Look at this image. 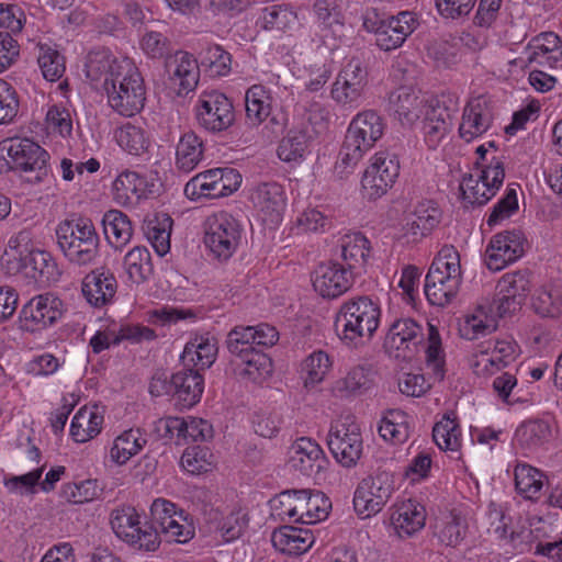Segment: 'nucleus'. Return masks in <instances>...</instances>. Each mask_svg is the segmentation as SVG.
I'll use <instances>...</instances> for the list:
<instances>
[{"label":"nucleus","instance_id":"obj_1","mask_svg":"<svg viewBox=\"0 0 562 562\" xmlns=\"http://www.w3.org/2000/svg\"><path fill=\"white\" fill-rule=\"evenodd\" d=\"M86 77L104 90L110 108L123 116H133L145 104L144 79L135 61L116 57L109 49L91 50L85 65Z\"/></svg>","mask_w":562,"mask_h":562},{"label":"nucleus","instance_id":"obj_2","mask_svg":"<svg viewBox=\"0 0 562 562\" xmlns=\"http://www.w3.org/2000/svg\"><path fill=\"white\" fill-rule=\"evenodd\" d=\"M384 348L390 357L398 360H411L424 350L427 367L431 369L435 378H443L445 355L441 337L435 325L427 323L425 333L423 326L413 318L397 319L387 331Z\"/></svg>","mask_w":562,"mask_h":562},{"label":"nucleus","instance_id":"obj_3","mask_svg":"<svg viewBox=\"0 0 562 562\" xmlns=\"http://www.w3.org/2000/svg\"><path fill=\"white\" fill-rule=\"evenodd\" d=\"M385 122L374 110L356 114L349 123L335 169L339 175L350 173L363 156L383 136Z\"/></svg>","mask_w":562,"mask_h":562},{"label":"nucleus","instance_id":"obj_4","mask_svg":"<svg viewBox=\"0 0 562 562\" xmlns=\"http://www.w3.org/2000/svg\"><path fill=\"white\" fill-rule=\"evenodd\" d=\"M381 310L369 296H358L345 301L335 317V329L340 340L357 348L371 340L379 327Z\"/></svg>","mask_w":562,"mask_h":562},{"label":"nucleus","instance_id":"obj_5","mask_svg":"<svg viewBox=\"0 0 562 562\" xmlns=\"http://www.w3.org/2000/svg\"><path fill=\"white\" fill-rule=\"evenodd\" d=\"M56 238L65 258L75 266H92L100 258V237L89 218L60 222L56 227Z\"/></svg>","mask_w":562,"mask_h":562},{"label":"nucleus","instance_id":"obj_6","mask_svg":"<svg viewBox=\"0 0 562 562\" xmlns=\"http://www.w3.org/2000/svg\"><path fill=\"white\" fill-rule=\"evenodd\" d=\"M461 282L460 255L452 245H445L425 278V295L431 305L446 306L458 294Z\"/></svg>","mask_w":562,"mask_h":562},{"label":"nucleus","instance_id":"obj_7","mask_svg":"<svg viewBox=\"0 0 562 562\" xmlns=\"http://www.w3.org/2000/svg\"><path fill=\"white\" fill-rule=\"evenodd\" d=\"M110 522L114 533L136 550L155 552L161 543L158 531L149 522H142L139 514L132 506L114 509Z\"/></svg>","mask_w":562,"mask_h":562},{"label":"nucleus","instance_id":"obj_8","mask_svg":"<svg viewBox=\"0 0 562 562\" xmlns=\"http://www.w3.org/2000/svg\"><path fill=\"white\" fill-rule=\"evenodd\" d=\"M243 227L237 218L227 212L207 216L204 224V244L213 258L224 261L237 250Z\"/></svg>","mask_w":562,"mask_h":562},{"label":"nucleus","instance_id":"obj_9","mask_svg":"<svg viewBox=\"0 0 562 562\" xmlns=\"http://www.w3.org/2000/svg\"><path fill=\"white\" fill-rule=\"evenodd\" d=\"M64 312V302L55 293L36 294L21 306L18 315V327L23 333L42 334L55 326L63 317Z\"/></svg>","mask_w":562,"mask_h":562},{"label":"nucleus","instance_id":"obj_10","mask_svg":"<svg viewBox=\"0 0 562 562\" xmlns=\"http://www.w3.org/2000/svg\"><path fill=\"white\" fill-rule=\"evenodd\" d=\"M193 112L198 127L209 134L226 132L235 123L233 102L217 90L201 92Z\"/></svg>","mask_w":562,"mask_h":562},{"label":"nucleus","instance_id":"obj_11","mask_svg":"<svg viewBox=\"0 0 562 562\" xmlns=\"http://www.w3.org/2000/svg\"><path fill=\"white\" fill-rule=\"evenodd\" d=\"M369 82V70L363 59L351 57L340 68L333 82L331 99L345 109L358 108Z\"/></svg>","mask_w":562,"mask_h":562},{"label":"nucleus","instance_id":"obj_12","mask_svg":"<svg viewBox=\"0 0 562 562\" xmlns=\"http://www.w3.org/2000/svg\"><path fill=\"white\" fill-rule=\"evenodd\" d=\"M416 25V18L408 11L387 19L381 18L373 11L367 13L363 20L364 29L375 35L376 45L385 52L400 47L414 32Z\"/></svg>","mask_w":562,"mask_h":562},{"label":"nucleus","instance_id":"obj_13","mask_svg":"<svg viewBox=\"0 0 562 562\" xmlns=\"http://www.w3.org/2000/svg\"><path fill=\"white\" fill-rule=\"evenodd\" d=\"M241 176L234 168H214L195 175L184 186V193L191 200L216 199L237 191Z\"/></svg>","mask_w":562,"mask_h":562},{"label":"nucleus","instance_id":"obj_14","mask_svg":"<svg viewBox=\"0 0 562 562\" xmlns=\"http://www.w3.org/2000/svg\"><path fill=\"white\" fill-rule=\"evenodd\" d=\"M394 492L393 475L386 471H379L364 477L353 494L355 510L363 518L380 513Z\"/></svg>","mask_w":562,"mask_h":562},{"label":"nucleus","instance_id":"obj_15","mask_svg":"<svg viewBox=\"0 0 562 562\" xmlns=\"http://www.w3.org/2000/svg\"><path fill=\"white\" fill-rule=\"evenodd\" d=\"M505 169L501 157L493 156L477 177L470 175L460 184L463 201L470 205L486 204L504 182Z\"/></svg>","mask_w":562,"mask_h":562},{"label":"nucleus","instance_id":"obj_16","mask_svg":"<svg viewBox=\"0 0 562 562\" xmlns=\"http://www.w3.org/2000/svg\"><path fill=\"white\" fill-rule=\"evenodd\" d=\"M327 446L342 467L356 465L362 453L360 427L350 417L334 422L327 435Z\"/></svg>","mask_w":562,"mask_h":562},{"label":"nucleus","instance_id":"obj_17","mask_svg":"<svg viewBox=\"0 0 562 562\" xmlns=\"http://www.w3.org/2000/svg\"><path fill=\"white\" fill-rule=\"evenodd\" d=\"M400 175V161L395 154L381 150L375 153L363 172L362 193L369 200L384 195Z\"/></svg>","mask_w":562,"mask_h":562},{"label":"nucleus","instance_id":"obj_18","mask_svg":"<svg viewBox=\"0 0 562 562\" xmlns=\"http://www.w3.org/2000/svg\"><path fill=\"white\" fill-rule=\"evenodd\" d=\"M151 526L166 537L168 541L186 543L194 537V527L182 509L165 498H157L150 506Z\"/></svg>","mask_w":562,"mask_h":562},{"label":"nucleus","instance_id":"obj_19","mask_svg":"<svg viewBox=\"0 0 562 562\" xmlns=\"http://www.w3.org/2000/svg\"><path fill=\"white\" fill-rule=\"evenodd\" d=\"M526 237L519 229L494 235L485 249V263L491 271H501L517 261L525 252Z\"/></svg>","mask_w":562,"mask_h":562},{"label":"nucleus","instance_id":"obj_20","mask_svg":"<svg viewBox=\"0 0 562 562\" xmlns=\"http://www.w3.org/2000/svg\"><path fill=\"white\" fill-rule=\"evenodd\" d=\"M289 463L301 474L314 480H322L328 465V459L315 440L301 437L291 446Z\"/></svg>","mask_w":562,"mask_h":562},{"label":"nucleus","instance_id":"obj_21","mask_svg":"<svg viewBox=\"0 0 562 562\" xmlns=\"http://www.w3.org/2000/svg\"><path fill=\"white\" fill-rule=\"evenodd\" d=\"M1 151L10 159L5 165L21 171H38L46 167L48 154L29 138H11L2 142Z\"/></svg>","mask_w":562,"mask_h":562},{"label":"nucleus","instance_id":"obj_22","mask_svg":"<svg viewBox=\"0 0 562 562\" xmlns=\"http://www.w3.org/2000/svg\"><path fill=\"white\" fill-rule=\"evenodd\" d=\"M352 282V272L337 261L318 265L312 274L313 288L324 299L342 295L351 288Z\"/></svg>","mask_w":562,"mask_h":562},{"label":"nucleus","instance_id":"obj_23","mask_svg":"<svg viewBox=\"0 0 562 562\" xmlns=\"http://www.w3.org/2000/svg\"><path fill=\"white\" fill-rule=\"evenodd\" d=\"M441 211L432 200L418 201L405 217L403 238L407 244H416L438 226Z\"/></svg>","mask_w":562,"mask_h":562},{"label":"nucleus","instance_id":"obj_24","mask_svg":"<svg viewBox=\"0 0 562 562\" xmlns=\"http://www.w3.org/2000/svg\"><path fill=\"white\" fill-rule=\"evenodd\" d=\"M166 69L169 85L178 95H186L195 89L200 69L192 54L183 50L176 52L167 61Z\"/></svg>","mask_w":562,"mask_h":562},{"label":"nucleus","instance_id":"obj_25","mask_svg":"<svg viewBox=\"0 0 562 562\" xmlns=\"http://www.w3.org/2000/svg\"><path fill=\"white\" fill-rule=\"evenodd\" d=\"M390 110L402 125L412 126L426 111L431 99L412 87H400L390 94Z\"/></svg>","mask_w":562,"mask_h":562},{"label":"nucleus","instance_id":"obj_26","mask_svg":"<svg viewBox=\"0 0 562 562\" xmlns=\"http://www.w3.org/2000/svg\"><path fill=\"white\" fill-rule=\"evenodd\" d=\"M249 199L265 222L277 224L281 221L286 205L285 192L277 182H262L254 187Z\"/></svg>","mask_w":562,"mask_h":562},{"label":"nucleus","instance_id":"obj_27","mask_svg":"<svg viewBox=\"0 0 562 562\" xmlns=\"http://www.w3.org/2000/svg\"><path fill=\"white\" fill-rule=\"evenodd\" d=\"M527 65L548 68L562 67V42L553 32H544L533 37L522 53Z\"/></svg>","mask_w":562,"mask_h":562},{"label":"nucleus","instance_id":"obj_28","mask_svg":"<svg viewBox=\"0 0 562 562\" xmlns=\"http://www.w3.org/2000/svg\"><path fill=\"white\" fill-rule=\"evenodd\" d=\"M492 123L493 113L486 100L482 97L472 99L463 109L459 135L463 140L470 143L485 134Z\"/></svg>","mask_w":562,"mask_h":562},{"label":"nucleus","instance_id":"obj_29","mask_svg":"<svg viewBox=\"0 0 562 562\" xmlns=\"http://www.w3.org/2000/svg\"><path fill=\"white\" fill-rule=\"evenodd\" d=\"M426 522V509L415 499L397 502L392 507L391 525L400 538L419 532Z\"/></svg>","mask_w":562,"mask_h":562},{"label":"nucleus","instance_id":"obj_30","mask_svg":"<svg viewBox=\"0 0 562 562\" xmlns=\"http://www.w3.org/2000/svg\"><path fill=\"white\" fill-rule=\"evenodd\" d=\"M81 290L90 305L103 307L113 301L117 281L112 272L98 268L83 278Z\"/></svg>","mask_w":562,"mask_h":562},{"label":"nucleus","instance_id":"obj_31","mask_svg":"<svg viewBox=\"0 0 562 562\" xmlns=\"http://www.w3.org/2000/svg\"><path fill=\"white\" fill-rule=\"evenodd\" d=\"M113 189L120 203H132L134 200L138 201L154 194L156 183L153 178L125 170L114 180Z\"/></svg>","mask_w":562,"mask_h":562},{"label":"nucleus","instance_id":"obj_32","mask_svg":"<svg viewBox=\"0 0 562 562\" xmlns=\"http://www.w3.org/2000/svg\"><path fill=\"white\" fill-rule=\"evenodd\" d=\"M104 409L99 405H85L80 407L70 424V436L79 443L95 438L102 430Z\"/></svg>","mask_w":562,"mask_h":562},{"label":"nucleus","instance_id":"obj_33","mask_svg":"<svg viewBox=\"0 0 562 562\" xmlns=\"http://www.w3.org/2000/svg\"><path fill=\"white\" fill-rule=\"evenodd\" d=\"M331 503L321 491L297 490L295 522L312 525L324 520Z\"/></svg>","mask_w":562,"mask_h":562},{"label":"nucleus","instance_id":"obj_34","mask_svg":"<svg viewBox=\"0 0 562 562\" xmlns=\"http://www.w3.org/2000/svg\"><path fill=\"white\" fill-rule=\"evenodd\" d=\"M172 397L184 408L195 405L203 393L204 381L198 370L183 369L171 375Z\"/></svg>","mask_w":562,"mask_h":562},{"label":"nucleus","instance_id":"obj_35","mask_svg":"<svg viewBox=\"0 0 562 562\" xmlns=\"http://www.w3.org/2000/svg\"><path fill=\"white\" fill-rule=\"evenodd\" d=\"M315 537L307 528L282 526L271 536L273 547L288 555L305 553L314 543Z\"/></svg>","mask_w":562,"mask_h":562},{"label":"nucleus","instance_id":"obj_36","mask_svg":"<svg viewBox=\"0 0 562 562\" xmlns=\"http://www.w3.org/2000/svg\"><path fill=\"white\" fill-rule=\"evenodd\" d=\"M422 117L425 142L429 148L435 149L450 128V112L446 106L440 105L438 100L431 98Z\"/></svg>","mask_w":562,"mask_h":562},{"label":"nucleus","instance_id":"obj_37","mask_svg":"<svg viewBox=\"0 0 562 562\" xmlns=\"http://www.w3.org/2000/svg\"><path fill=\"white\" fill-rule=\"evenodd\" d=\"M204 143L193 131L183 133L176 146V168L184 173L193 171L204 159Z\"/></svg>","mask_w":562,"mask_h":562},{"label":"nucleus","instance_id":"obj_38","mask_svg":"<svg viewBox=\"0 0 562 562\" xmlns=\"http://www.w3.org/2000/svg\"><path fill=\"white\" fill-rule=\"evenodd\" d=\"M147 442V435L143 429L138 427L126 429L113 440L110 459L117 465H124L137 456Z\"/></svg>","mask_w":562,"mask_h":562},{"label":"nucleus","instance_id":"obj_39","mask_svg":"<svg viewBox=\"0 0 562 562\" xmlns=\"http://www.w3.org/2000/svg\"><path fill=\"white\" fill-rule=\"evenodd\" d=\"M337 248L344 266L351 271L367 262L370 241L360 232H350L338 239Z\"/></svg>","mask_w":562,"mask_h":562},{"label":"nucleus","instance_id":"obj_40","mask_svg":"<svg viewBox=\"0 0 562 562\" xmlns=\"http://www.w3.org/2000/svg\"><path fill=\"white\" fill-rule=\"evenodd\" d=\"M172 218L166 213L147 216L143 231L158 256L162 257L170 250Z\"/></svg>","mask_w":562,"mask_h":562},{"label":"nucleus","instance_id":"obj_41","mask_svg":"<svg viewBox=\"0 0 562 562\" xmlns=\"http://www.w3.org/2000/svg\"><path fill=\"white\" fill-rule=\"evenodd\" d=\"M217 356V344L214 337L200 335L191 338L184 346L182 361L184 364L193 363L204 370L210 368Z\"/></svg>","mask_w":562,"mask_h":562},{"label":"nucleus","instance_id":"obj_42","mask_svg":"<svg viewBox=\"0 0 562 562\" xmlns=\"http://www.w3.org/2000/svg\"><path fill=\"white\" fill-rule=\"evenodd\" d=\"M314 22L323 37L335 36L344 25L340 0H316L313 4Z\"/></svg>","mask_w":562,"mask_h":562},{"label":"nucleus","instance_id":"obj_43","mask_svg":"<svg viewBox=\"0 0 562 562\" xmlns=\"http://www.w3.org/2000/svg\"><path fill=\"white\" fill-rule=\"evenodd\" d=\"M497 327L496 314L490 302L480 303L472 314L465 317L461 327L462 336L469 340L485 336L494 331Z\"/></svg>","mask_w":562,"mask_h":562},{"label":"nucleus","instance_id":"obj_44","mask_svg":"<svg viewBox=\"0 0 562 562\" xmlns=\"http://www.w3.org/2000/svg\"><path fill=\"white\" fill-rule=\"evenodd\" d=\"M168 432L172 435L173 430L178 431V436L192 441H204L212 438V425L202 418L198 417H168L160 420Z\"/></svg>","mask_w":562,"mask_h":562},{"label":"nucleus","instance_id":"obj_45","mask_svg":"<svg viewBox=\"0 0 562 562\" xmlns=\"http://www.w3.org/2000/svg\"><path fill=\"white\" fill-rule=\"evenodd\" d=\"M106 240L115 249L127 245L133 236L132 222L126 214L119 210L108 211L102 218Z\"/></svg>","mask_w":562,"mask_h":562},{"label":"nucleus","instance_id":"obj_46","mask_svg":"<svg viewBox=\"0 0 562 562\" xmlns=\"http://www.w3.org/2000/svg\"><path fill=\"white\" fill-rule=\"evenodd\" d=\"M432 438L440 450L460 453L462 434L454 413L445 414L432 428Z\"/></svg>","mask_w":562,"mask_h":562},{"label":"nucleus","instance_id":"obj_47","mask_svg":"<svg viewBox=\"0 0 562 562\" xmlns=\"http://www.w3.org/2000/svg\"><path fill=\"white\" fill-rule=\"evenodd\" d=\"M272 98L270 91L261 85H254L246 91V119L251 126H258L271 113Z\"/></svg>","mask_w":562,"mask_h":562},{"label":"nucleus","instance_id":"obj_48","mask_svg":"<svg viewBox=\"0 0 562 562\" xmlns=\"http://www.w3.org/2000/svg\"><path fill=\"white\" fill-rule=\"evenodd\" d=\"M378 431L384 441L404 443L409 437V417L401 409H391L382 417Z\"/></svg>","mask_w":562,"mask_h":562},{"label":"nucleus","instance_id":"obj_49","mask_svg":"<svg viewBox=\"0 0 562 562\" xmlns=\"http://www.w3.org/2000/svg\"><path fill=\"white\" fill-rule=\"evenodd\" d=\"M235 361L238 374L254 383L266 381L272 373L271 359L257 349Z\"/></svg>","mask_w":562,"mask_h":562},{"label":"nucleus","instance_id":"obj_50","mask_svg":"<svg viewBox=\"0 0 562 562\" xmlns=\"http://www.w3.org/2000/svg\"><path fill=\"white\" fill-rule=\"evenodd\" d=\"M311 136L305 130L293 128L282 138L278 156L285 162H301L310 151Z\"/></svg>","mask_w":562,"mask_h":562},{"label":"nucleus","instance_id":"obj_51","mask_svg":"<svg viewBox=\"0 0 562 562\" xmlns=\"http://www.w3.org/2000/svg\"><path fill=\"white\" fill-rule=\"evenodd\" d=\"M123 266L128 279L136 284L148 280L154 272L151 255L145 246H135L128 250Z\"/></svg>","mask_w":562,"mask_h":562},{"label":"nucleus","instance_id":"obj_52","mask_svg":"<svg viewBox=\"0 0 562 562\" xmlns=\"http://www.w3.org/2000/svg\"><path fill=\"white\" fill-rule=\"evenodd\" d=\"M514 475L516 490L521 496L527 499L539 497L547 481L542 471L527 463H518L515 467Z\"/></svg>","mask_w":562,"mask_h":562},{"label":"nucleus","instance_id":"obj_53","mask_svg":"<svg viewBox=\"0 0 562 562\" xmlns=\"http://www.w3.org/2000/svg\"><path fill=\"white\" fill-rule=\"evenodd\" d=\"M266 31L290 32L297 25V14L288 4H272L263 8L260 14Z\"/></svg>","mask_w":562,"mask_h":562},{"label":"nucleus","instance_id":"obj_54","mask_svg":"<svg viewBox=\"0 0 562 562\" xmlns=\"http://www.w3.org/2000/svg\"><path fill=\"white\" fill-rule=\"evenodd\" d=\"M331 366V359L323 350H316L308 355L301 363V379L305 387H314L323 382Z\"/></svg>","mask_w":562,"mask_h":562},{"label":"nucleus","instance_id":"obj_55","mask_svg":"<svg viewBox=\"0 0 562 562\" xmlns=\"http://www.w3.org/2000/svg\"><path fill=\"white\" fill-rule=\"evenodd\" d=\"M45 465H41L21 475H4L3 486L5 491L11 495L20 497L34 496L40 490V480Z\"/></svg>","mask_w":562,"mask_h":562},{"label":"nucleus","instance_id":"obj_56","mask_svg":"<svg viewBox=\"0 0 562 562\" xmlns=\"http://www.w3.org/2000/svg\"><path fill=\"white\" fill-rule=\"evenodd\" d=\"M119 146L126 153L140 156L148 151L150 139L147 133L137 125L126 123L115 131Z\"/></svg>","mask_w":562,"mask_h":562},{"label":"nucleus","instance_id":"obj_57","mask_svg":"<svg viewBox=\"0 0 562 562\" xmlns=\"http://www.w3.org/2000/svg\"><path fill=\"white\" fill-rule=\"evenodd\" d=\"M551 437V427L543 419L522 423L516 430L517 441L525 448L533 450L546 443Z\"/></svg>","mask_w":562,"mask_h":562},{"label":"nucleus","instance_id":"obj_58","mask_svg":"<svg viewBox=\"0 0 562 562\" xmlns=\"http://www.w3.org/2000/svg\"><path fill=\"white\" fill-rule=\"evenodd\" d=\"M37 64L43 77L48 81H57L65 72V58L48 44L38 45Z\"/></svg>","mask_w":562,"mask_h":562},{"label":"nucleus","instance_id":"obj_59","mask_svg":"<svg viewBox=\"0 0 562 562\" xmlns=\"http://www.w3.org/2000/svg\"><path fill=\"white\" fill-rule=\"evenodd\" d=\"M531 289V273L529 270L507 272L498 280L496 290L499 294H509L520 301H525Z\"/></svg>","mask_w":562,"mask_h":562},{"label":"nucleus","instance_id":"obj_60","mask_svg":"<svg viewBox=\"0 0 562 562\" xmlns=\"http://www.w3.org/2000/svg\"><path fill=\"white\" fill-rule=\"evenodd\" d=\"M201 64L211 77H225L232 70V55L221 45H209L201 56Z\"/></svg>","mask_w":562,"mask_h":562},{"label":"nucleus","instance_id":"obj_61","mask_svg":"<svg viewBox=\"0 0 562 562\" xmlns=\"http://www.w3.org/2000/svg\"><path fill=\"white\" fill-rule=\"evenodd\" d=\"M206 522L211 524L221 533L224 541L229 542L241 536L247 520L240 509H233L227 515H224L221 510L217 518L214 517V519H209Z\"/></svg>","mask_w":562,"mask_h":562},{"label":"nucleus","instance_id":"obj_62","mask_svg":"<svg viewBox=\"0 0 562 562\" xmlns=\"http://www.w3.org/2000/svg\"><path fill=\"white\" fill-rule=\"evenodd\" d=\"M532 308L541 317L562 315V293L558 289H540L532 297Z\"/></svg>","mask_w":562,"mask_h":562},{"label":"nucleus","instance_id":"obj_63","mask_svg":"<svg viewBox=\"0 0 562 562\" xmlns=\"http://www.w3.org/2000/svg\"><path fill=\"white\" fill-rule=\"evenodd\" d=\"M214 462L213 453L205 447L187 448L181 457L183 470L193 475L210 471Z\"/></svg>","mask_w":562,"mask_h":562},{"label":"nucleus","instance_id":"obj_64","mask_svg":"<svg viewBox=\"0 0 562 562\" xmlns=\"http://www.w3.org/2000/svg\"><path fill=\"white\" fill-rule=\"evenodd\" d=\"M25 265H30L43 282H56L59 280L60 270L53 256L44 250L36 249Z\"/></svg>","mask_w":562,"mask_h":562}]
</instances>
